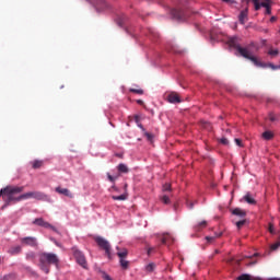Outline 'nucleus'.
I'll return each mask as SVG.
<instances>
[{
	"label": "nucleus",
	"mask_w": 280,
	"mask_h": 280,
	"mask_svg": "<svg viewBox=\"0 0 280 280\" xmlns=\"http://www.w3.org/2000/svg\"><path fill=\"white\" fill-rule=\"evenodd\" d=\"M23 187L19 186H7L0 190V196L4 201V206L2 209H5L10 202H21V200H25V198H30L31 194H23Z\"/></svg>",
	"instance_id": "f257e3e1"
},
{
	"label": "nucleus",
	"mask_w": 280,
	"mask_h": 280,
	"mask_svg": "<svg viewBox=\"0 0 280 280\" xmlns=\"http://www.w3.org/2000/svg\"><path fill=\"white\" fill-rule=\"evenodd\" d=\"M229 45L230 47H233V49H236L240 56L246 58L247 60H250V62H253L255 67H266L264 62L259 61L257 57L253 56V54L248 51V48H244L242 47V45H240V42H237V37H231L229 39Z\"/></svg>",
	"instance_id": "f03ea898"
},
{
	"label": "nucleus",
	"mask_w": 280,
	"mask_h": 280,
	"mask_svg": "<svg viewBox=\"0 0 280 280\" xmlns=\"http://www.w3.org/2000/svg\"><path fill=\"white\" fill-rule=\"evenodd\" d=\"M50 266H60V259L58 255L54 253H42L39 254V268L46 275H49Z\"/></svg>",
	"instance_id": "7ed1b4c3"
},
{
	"label": "nucleus",
	"mask_w": 280,
	"mask_h": 280,
	"mask_svg": "<svg viewBox=\"0 0 280 280\" xmlns=\"http://www.w3.org/2000/svg\"><path fill=\"white\" fill-rule=\"evenodd\" d=\"M71 253L79 266L83 268L84 270H89V262L86 261V256H84V253L80 250L77 246H73L71 248Z\"/></svg>",
	"instance_id": "20e7f679"
},
{
	"label": "nucleus",
	"mask_w": 280,
	"mask_h": 280,
	"mask_svg": "<svg viewBox=\"0 0 280 280\" xmlns=\"http://www.w3.org/2000/svg\"><path fill=\"white\" fill-rule=\"evenodd\" d=\"M94 242L97 244V246L102 249L105 250V255L108 257V259L112 258L110 255V243L106 241V238L102 236H95Z\"/></svg>",
	"instance_id": "39448f33"
},
{
	"label": "nucleus",
	"mask_w": 280,
	"mask_h": 280,
	"mask_svg": "<svg viewBox=\"0 0 280 280\" xmlns=\"http://www.w3.org/2000/svg\"><path fill=\"white\" fill-rule=\"evenodd\" d=\"M117 257H119V264L122 270H128L130 266V261L126 260V257H128V249H122L121 252H117Z\"/></svg>",
	"instance_id": "423d86ee"
},
{
	"label": "nucleus",
	"mask_w": 280,
	"mask_h": 280,
	"mask_svg": "<svg viewBox=\"0 0 280 280\" xmlns=\"http://www.w3.org/2000/svg\"><path fill=\"white\" fill-rule=\"evenodd\" d=\"M171 16L175 21H187V12L183 9H171Z\"/></svg>",
	"instance_id": "0eeeda50"
},
{
	"label": "nucleus",
	"mask_w": 280,
	"mask_h": 280,
	"mask_svg": "<svg viewBox=\"0 0 280 280\" xmlns=\"http://www.w3.org/2000/svg\"><path fill=\"white\" fill-rule=\"evenodd\" d=\"M36 225L42 226V229H49L50 231H54V233H57V235H60V231L54 225H51L49 222L45 221L43 218L36 219Z\"/></svg>",
	"instance_id": "6e6552de"
},
{
	"label": "nucleus",
	"mask_w": 280,
	"mask_h": 280,
	"mask_svg": "<svg viewBox=\"0 0 280 280\" xmlns=\"http://www.w3.org/2000/svg\"><path fill=\"white\" fill-rule=\"evenodd\" d=\"M167 102L170 104H180L183 101L180 100V96L176 92H172L167 95Z\"/></svg>",
	"instance_id": "1a4fd4ad"
},
{
	"label": "nucleus",
	"mask_w": 280,
	"mask_h": 280,
	"mask_svg": "<svg viewBox=\"0 0 280 280\" xmlns=\"http://www.w3.org/2000/svg\"><path fill=\"white\" fill-rule=\"evenodd\" d=\"M246 21H248V8L242 10L238 14V22L241 25H246Z\"/></svg>",
	"instance_id": "9d476101"
},
{
	"label": "nucleus",
	"mask_w": 280,
	"mask_h": 280,
	"mask_svg": "<svg viewBox=\"0 0 280 280\" xmlns=\"http://www.w3.org/2000/svg\"><path fill=\"white\" fill-rule=\"evenodd\" d=\"M56 194H60L61 196H66L67 198H73V194H71V190L69 188H62L60 186L55 188Z\"/></svg>",
	"instance_id": "9b49d317"
},
{
	"label": "nucleus",
	"mask_w": 280,
	"mask_h": 280,
	"mask_svg": "<svg viewBox=\"0 0 280 280\" xmlns=\"http://www.w3.org/2000/svg\"><path fill=\"white\" fill-rule=\"evenodd\" d=\"M21 244L23 246H36V238L30 236L21 238Z\"/></svg>",
	"instance_id": "f8f14e48"
},
{
	"label": "nucleus",
	"mask_w": 280,
	"mask_h": 280,
	"mask_svg": "<svg viewBox=\"0 0 280 280\" xmlns=\"http://www.w3.org/2000/svg\"><path fill=\"white\" fill-rule=\"evenodd\" d=\"M127 22H128V15L126 14H120L116 19V23L117 25H119V27H124Z\"/></svg>",
	"instance_id": "ddd939ff"
},
{
	"label": "nucleus",
	"mask_w": 280,
	"mask_h": 280,
	"mask_svg": "<svg viewBox=\"0 0 280 280\" xmlns=\"http://www.w3.org/2000/svg\"><path fill=\"white\" fill-rule=\"evenodd\" d=\"M36 200H40L42 202H51V197L44 192H36Z\"/></svg>",
	"instance_id": "4468645a"
},
{
	"label": "nucleus",
	"mask_w": 280,
	"mask_h": 280,
	"mask_svg": "<svg viewBox=\"0 0 280 280\" xmlns=\"http://www.w3.org/2000/svg\"><path fill=\"white\" fill-rule=\"evenodd\" d=\"M232 215H237V218H246V210L242 208H235L232 210Z\"/></svg>",
	"instance_id": "2eb2a0df"
},
{
	"label": "nucleus",
	"mask_w": 280,
	"mask_h": 280,
	"mask_svg": "<svg viewBox=\"0 0 280 280\" xmlns=\"http://www.w3.org/2000/svg\"><path fill=\"white\" fill-rule=\"evenodd\" d=\"M243 200H245V202H247V205H257V200H255V198H253V196H250V192H247L243 197Z\"/></svg>",
	"instance_id": "dca6fc26"
},
{
	"label": "nucleus",
	"mask_w": 280,
	"mask_h": 280,
	"mask_svg": "<svg viewBox=\"0 0 280 280\" xmlns=\"http://www.w3.org/2000/svg\"><path fill=\"white\" fill-rule=\"evenodd\" d=\"M161 244H163L164 246H170V244H174V238H172V236L170 235L163 236L161 240Z\"/></svg>",
	"instance_id": "f3484780"
},
{
	"label": "nucleus",
	"mask_w": 280,
	"mask_h": 280,
	"mask_svg": "<svg viewBox=\"0 0 280 280\" xmlns=\"http://www.w3.org/2000/svg\"><path fill=\"white\" fill-rule=\"evenodd\" d=\"M117 170L119 174H128L130 172V170L128 168V165L124 163L118 164Z\"/></svg>",
	"instance_id": "a211bd4d"
},
{
	"label": "nucleus",
	"mask_w": 280,
	"mask_h": 280,
	"mask_svg": "<svg viewBox=\"0 0 280 280\" xmlns=\"http://www.w3.org/2000/svg\"><path fill=\"white\" fill-rule=\"evenodd\" d=\"M262 139H265V141H271V139H275V133H272L270 130H267L262 132Z\"/></svg>",
	"instance_id": "6ab92c4d"
},
{
	"label": "nucleus",
	"mask_w": 280,
	"mask_h": 280,
	"mask_svg": "<svg viewBox=\"0 0 280 280\" xmlns=\"http://www.w3.org/2000/svg\"><path fill=\"white\" fill-rule=\"evenodd\" d=\"M45 165H49V159L36 160V168L45 167Z\"/></svg>",
	"instance_id": "aec40b11"
},
{
	"label": "nucleus",
	"mask_w": 280,
	"mask_h": 280,
	"mask_svg": "<svg viewBox=\"0 0 280 280\" xmlns=\"http://www.w3.org/2000/svg\"><path fill=\"white\" fill-rule=\"evenodd\" d=\"M194 229L197 233H200L202 229H207V221L199 222L197 225L194 226Z\"/></svg>",
	"instance_id": "412c9836"
},
{
	"label": "nucleus",
	"mask_w": 280,
	"mask_h": 280,
	"mask_svg": "<svg viewBox=\"0 0 280 280\" xmlns=\"http://www.w3.org/2000/svg\"><path fill=\"white\" fill-rule=\"evenodd\" d=\"M262 8L266 9L265 14H272V8L270 7V3L268 2H261Z\"/></svg>",
	"instance_id": "4be33fe9"
},
{
	"label": "nucleus",
	"mask_w": 280,
	"mask_h": 280,
	"mask_svg": "<svg viewBox=\"0 0 280 280\" xmlns=\"http://www.w3.org/2000/svg\"><path fill=\"white\" fill-rule=\"evenodd\" d=\"M156 265L154 262H150L144 267L145 272H154Z\"/></svg>",
	"instance_id": "5701e85b"
},
{
	"label": "nucleus",
	"mask_w": 280,
	"mask_h": 280,
	"mask_svg": "<svg viewBox=\"0 0 280 280\" xmlns=\"http://www.w3.org/2000/svg\"><path fill=\"white\" fill-rule=\"evenodd\" d=\"M112 200H128V194H122L120 196H112Z\"/></svg>",
	"instance_id": "b1692460"
},
{
	"label": "nucleus",
	"mask_w": 280,
	"mask_h": 280,
	"mask_svg": "<svg viewBox=\"0 0 280 280\" xmlns=\"http://www.w3.org/2000/svg\"><path fill=\"white\" fill-rule=\"evenodd\" d=\"M237 280H255V278L248 273H243L237 278Z\"/></svg>",
	"instance_id": "393cba45"
},
{
	"label": "nucleus",
	"mask_w": 280,
	"mask_h": 280,
	"mask_svg": "<svg viewBox=\"0 0 280 280\" xmlns=\"http://www.w3.org/2000/svg\"><path fill=\"white\" fill-rule=\"evenodd\" d=\"M252 3H254V8L256 11H259V10H261V8H264L261 2L259 3V0H252Z\"/></svg>",
	"instance_id": "a878e982"
},
{
	"label": "nucleus",
	"mask_w": 280,
	"mask_h": 280,
	"mask_svg": "<svg viewBox=\"0 0 280 280\" xmlns=\"http://www.w3.org/2000/svg\"><path fill=\"white\" fill-rule=\"evenodd\" d=\"M15 279H16V273H14V272L3 276V280H15Z\"/></svg>",
	"instance_id": "bb28decb"
},
{
	"label": "nucleus",
	"mask_w": 280,
	"mask_h": 280,
	"mask_svg": "<svg viewBox=\"0 0 280 280\" xmlns=\"http://www.w3.org/2000/svg\"><path fill=\"white\" fill-rule=\"evenodd\" d=\"M119 178V176H113L110 175V173H107V180H109V183H113V185H115V182Z\"/></svg>",
	"instance_id": "cd10ccee"
},
{
	"label": "nucleus",
	"mask_w": 280,
	"mask_h": 280,
	"mask_svg": "<svg viewBox=\"0 0 280 280\" xmlns=\"http://www.w3.org/2000/svg\"><path fill=\"white\" fill-rule=\"evenodd\" d=\"M129 93H136V95H143V90L142 89H129Z\"/></svg>",
	"instance_id": "c85d7f7f"
},
{
	"label": "nucleus",
	"mask_w": 280,
	"mask_h": 280,
	"mask_svg": "<svg viewBox=\"0 0 280 280\" xmlns=\"http://www.w3.org/2000/svg\"><path fill=\"white\" fill-rule=\"evenodd\" d=\"M160 200L163 202V205H170V202H172V200H170V197L167 195L162 196Z\"/></svg>",
	"instance_id": "c756f323"
},
{
	"label": "nucleus",
	"mask_w": 280,
	"mask_h": 280,
	"mask_svg": "<svg viewBox=\"0 0 280 280\" xmlns=\"http://www.w3.org/2000/svg\"><path fill=\"white\" fill-rule=\"evenodd\" d=\"M150 36H152V38H159V33H156V31H154V28H149L148 30Z\"/></svg>",
	"instance_id": "7c9ffc66"
},
{
	"label": "nucleus",
	"mask_w": 280,
	"mask_h": 280,
	"mask_svg": "<svg viewBox=\"0 0 280 280\" xmlns=\"http://www.w3.org/2000/svg\"><path fill=\"white\" fill-rule=\"evenodd\" d=\"M135 121L138 126V128H140V130H142V132L145 131V127H143L140 122H139V116H135Z\"/></svg>",
	"instance_id": "2f4dec72"
},
{
	"label": "nucleus",
	"mask_w": 280,
	"mask_h": 280,
	"mask_svg": "<svg viewBox=\"0 0 280 280\" xmlns=\"http://www.w3.org/2000/svg\"><path fill=\"white\" fill-rule=\"evenodd\" d=\"M143 135L148 139V141H154V135H152L148 131H144Z\"/></svg>",
	"instance_id": "473e14b6"
},
{
	"label": "nucleus",
	"mask_w": 280,
	"mask_h": 280,
	"mask_svg": "<svg viewBox=\"0 0 280 280\" xmlns=\"http://www.w3.org/2000/svg\"><path fill=\"white\" fill-rule=\"evenodd\" d=\"M19 253H21V246H15V247L11 248L12 255H19Z\"/></svg>",
	"instance_id": "72a5a7b5"
},
{
	"label": "nucleus",
	"mask_w": 280,
	"mask_h": 280,
	"mask_svg": "<svg viewBox=\"0 0 280 280\" xmlns=\"http://www.w3.org/2000/svg\"><path fill=\"white\" fill-rule=\"evenodd\" d=\"M269 233L271 235H277V230H275V224L269 223Z\"/></svg>",
	"instance_id": "f704fd0d"
},
{
	"label": "nucleus",
	"mask_w": 280,
	"mask_h": 280,
	"mask_svg": "<svg viewBox=\"0 0 280 280\" xmlns=\"http://www.w3.org/2000/svg\"><path fill=\"white\" fill-rule=\"evenodd\" d=\"M162 191H172V185L171 184H164L162 187Z\"/></svg>",
	"instance_id": "c9c22d12"
},
{
	"label": "nucleus",
	"mask_w": 280,
	"mask_h": 280,
	"mask_svg": "<svg viewBox=\"0 0 280 280\" xmlns=\"http://www.w3.org/2000/svg\"><path fill=\"white\" fill-rule=\"evenodd\" d=\"M219 143H221L222 145H229V139L223 137V138L219 139Z\"/></svg>",
	"instance_id": "e433bc0d"
},
{
	"label": "nucleus",
	"mask_w": 280,
	"mask_h": 280,
	"mask_svg": "<svg viewBox=\"0 0 280 280\" xmlns=\"http://www.w3.org/2000/svg\"><path fill=\"white\" fill-rule=\"evenodd\" d=\"M234 141H235L236 145H238V148H244V143L242 142V139L235 138Z\"/></svg>",
	"instance_id": "4c0bfd02"
},
{
	"label": "nucleus",
	"mask_w": 280,
	"mask_h": 280,
	"mask_svg": "<svg viewBox=\"0 0 280 280\" xmlns=\"http://www.w3.org/2000/svg\"><path fill=\"white\" fill-rule=\"evenodd\" d=\"M268 117H269V121H277V116H275V113L270 112Z\"/></svg>",
	"instance_id": "58836bf2"
},
{
	"label": "nucleus",
	"mask_w": 280,
	"mask_h": 280,
	"mask_svg": "<svg viewBox=\"0 0 280 280\" xmlns=\"http://www.w3.org/2000/svg\"><path fill=\"white\" fill-rule=\"evenodd\" d=\"M195 205H198V201H187L188 209H194Z\"/></svg>",
	"instance_id": "ea45409f"
},
{
	"label": "nucleus",
	"mask_w": 280,
	"mask_h": 280,
	"mask_svg": "<svg viewBox=\"0 0 280 280\" xmlns=\"http://www.w3.org/2000/svg\"><path fill=\"white\" fill-rule=\"evenodd\" d=\"M244 224H246V220H241V221L236 222L237 229H241L242 226H244Z\"/></svg>",
	"instance_id": "a19ab883"
},
{
	"label": "nucleus",
	"mask_w": 280,
	"mask_h": 280,
	"mask_svg": "<svg viewBox=\"0 0 280 280\" xmlns=\"http://www.w3.org/2000/svg\"><path fill=\"white\" fill-rule=\"evenodd\" d=\"M279 246H280V243L278 242V243H275V244H272L271 246H270V250H277L278 248H279Z\"/></svg>",
	"instance_id": "79ce46f5"
},
{
	"label": "nucleus",
	"mask_w": 280,
	"mask_h": 280,
	"mask_svg": "<svg viewBox=\"0 0 280 280\" xmlns=\"http://www.w3.org/2000/svg\"><path fill=\"white\" fill-rule=\"evenodd\" d=\"M268 54H269V56H278L279 55V50H277V49L269 50Z\"/></svg>",
	"instance_id": "37998d69"
},
{
	"label": "nucleus",
	"mask_w": 280,
	"mask_h": 280,
	"mask_svg": "<svg viewBox=\"0 0 280 280\" xmlns=\"http://www.w3.org/2000/svg\"><path fill=\"white\" fill-rule=\"evenodd\" d=\"M103 279L104 280H113V278H110V276L108 273H106V271H103Z\"/></svg>",
	"instance_id": "c03bdc74"
},
{
	"label": "nucleus",
	"mask_w": 280,
	"mask_h": 280,
	"mask_svg": "<svg viewBox=\"0 0 280 280\" xmlns=\"http://www.w3.org/2000/svg\"><path fill=\"white\" fill-rule=\"evenodd\" d=\"M268 104H277V98L269 97L267 98Z\"/></svg>",
	"instance_id": "a18cd8bd"
},
{
	"label": "nucleus",
	"mask_w": 280,
	"mask_h": 280,
	"mask_svg": "<svg viewBox=\"0 0 280 280\" xmlns=\"http://www.w3.org/2000/svg\"><path fill=\"white\" fill-rule=\"evenodd\" d=\"M102 3H103V10H108L109 8L108 2H106V0H103Z\"/></svg>",
	"instance_id": "49530a36"
},
{
	"label": "nucleus",
	"mask_w": 280,
	"mask_h": 280,
	"mask_svg": "<svg viewBox=\"0 0 280 280\" xmlns=\"http://www.w3.org/2000/svg\"><path fill=\"white\" fill-rule=\"evenodd\" d=\"M207 242L211 243L215 241V236H206Z\"/></svg>",
	"instance_id": "de8ad7c7"
},
{
	"label": "nucleus",
	"mask_w": 280,
	"mask_h": 280,
	"mask_svg": "<svg viewBox=\"0 0 280 280\" xmlns=\"http://www.w3.org/2000/svg\"><path fill=\"white\" fill-rule=\"evenodd\" d=\"M155 248L154 247H149L148 248V252H147V255L151 256L152 253H154Z\"/></svg>",
	"instance_id": "09e8293b"
},
{
	"label": "nucleus",
	"mask_w": 280,
	"mask_h": 280,
	"mask_svg": "<svg viewBox=\"0 0 280 280\" xmlns=\"http://www.w3.org/2000/svg\"><path fill=\"white\" fill-rule=\"evenodd\" d=\"M26 258L31 261H34V254H27Z\"/></svg>",
	"instance_id": "8fccbe9b"
},
{
	"label": "nucleus",
	"mask_w": 280,
	"mask_h": 280,
	"mask_svg": "<svg viewBox=\"0 0 280 280\" xmlns=\"http://www.w3.org/2000/svg\"><path fill=\"white\" fill-rule=\"evenodd\" d=\"M269 67H271V69H280V66H275L272 63H269Z\"/></svg>",
	"instance_id": "3c124183"
},
{
	"label": "nucleus",
	"mask_w": 280,
	"mask_h": 280,
	"mask_svg": "<svg viewBox=\"0 0 280 280\" xmlns=\"http://www.w3.org/2000/svg\"><path fill=\"white\" fill-rule=\"evenodd\" d=\"M217 237H222V232L214 233V240H215Z\"/></svg>",
	"instance_id": "603ef678"
},
{
	"label": "nucleus",
	"mask_w": 280,
	"mask_h": 280,
	"mask_svg": "<svg viewBox=\"0 0 280 280\" xmlns=\"http://www.w3.org/2000/svg\"><path fill=\"white\" fill-rule=\"evenodd\" d=\"M275 21H277V16H271L270 18V23H275Z\"/></svg>",
	"instance_id": "864d4df0"
},
{
	"label": "nucleus",
	"mask_w": 280,
	"mask_h": 280,
	"mask_svg": "<svg viewBox=\"0 0 280 280\" xmlns=\"http://www.w3.org/2000/svg\"><path fill=\"white\" fill-rule=\"evenodd\" d=\"M137 104H139V106H143V101L142 100H137Z\"/></svg>",
	"instance_id": "5fc2aeb1"
},
{
	"label": "nucleus",
	"mask_w": 280,
	"mask_h": 280,
	"mask_svg": "<svg viewBox=\"0 0 280 280\" xmlns=\"http://www.w3.org/2000/svg\"><path fill=\"white\" fill-rule=\"evenodd\" d=\"M224 3H233L235 0H223Z\"/></svg>",
	"instance_id": "6e6d98bb"
},
{
	"label": "nucleus",
	"mask_w": 280,
	"mask_h": 280,
	"mask_svg": "<svg viewBox=\"0 0 280 280\" xmlns=\"http://www.w3.org/2000/svg\"><path fill=\"white\" fill-rule=\"evenodd\" d=\"M33 170H36V161L32 163Z\"/></svg>",
	"instance_id": "4d7b16f0"
},
{
	"label": "nucleus",
	"mask_w": 280,
	"mask_h": 280,
	"mask_svg": "<svg viewBox=\"0 0 280 280\" xmlns=\"http://www.w3.org/2000/svg\"><path fill=\"white\" fill-rule=\"evenodd\" d=\"M269 280H280V278H270Z\"/></svg>",
	"instance_id": "13d9d810"
},
{
	"label": "nucleus",
	"mask_w": 280,
	"mask_h": 280,
	"mask_svg": "<svg viewBox=\"0 0 280 280\" xmlns=\"http://www.w3.org/2000/svg\"><path fill=\"white\" fill-rule=\"evenodd\" d=\"M126 32H127V34H129V31H128V28H126Z\"/></svg>",
	"instance_id": "bf43d9fd"
},
{
	"label": "nucleus",
	"mask_w": 280,
	"mask_h": 280,
	"mask_svg": "<svg viewBox=\"0 0 280 280\" xmlns=\"http://www.w3.org/2000/svg\"><path fill=\"white\" fill-rule=\"evenodd\" d=\"M55 244L58 246V242L55 241Z\"/></svg>",
	"instance_id": "052dcab7"
}]
</instances>
